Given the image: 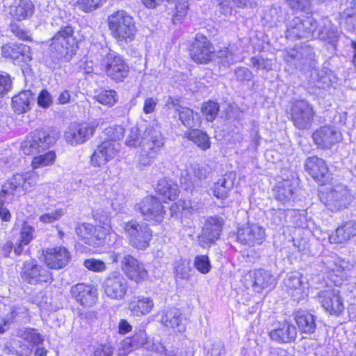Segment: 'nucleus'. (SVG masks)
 Masks as SVG:
<instances>
[{
    "label": "nucleus",
    "instance_id": "f257e3e1",
    "mask_svg": "<svg viewBox=\"0 0 356 356\" xmlns=\"http://www.w3.org/2000/svg\"><path fill=\"white\" fill-rule=\"evenodd\" d=\"M39 176L34 170L22 173H15L8 179L1 187L0 191V217L3 221H9L11 214L9 210L4 207L17 197V191L22 188L24 192L31 191L37 184Z\"/></svg>",
    "mask_w": 356,
    "mask_h": 356
},
{
    "label": "nucleus",
    "instance_id": "f03ea898",
    "mask_svg": "<svg viewBox=\"0 0 356 356\" xmlns=\"http://www.w3.org/2000/svg\"><path fill=\"white\" fill-rule=\"evenodd\" d=\"M72 26H63L51 38L50 58L55 64L70 62L76 54L78 42Z\"/></svg>",
    "mask_w": 356,
    "mask_h": 356
},
{
    "label": "nucleus",
    "instance_id": "7ed1b4c3",
    "mask_svg": "<svg viewBox=\"0 0 356 356\" xmlns=\"http://www.w3.org/2000/svg\"><path fill=\"white\" fill-rule=\"evenodd\" d=\"M102 58L101 69L113 81L122 82L128 76L129 67L125 60L115 52L112 51L107 47H102L97 55H94L95 60Z\"/></svg>",
    "mask_w": 356,
    "mask_h": 356
},
{
    "label": "nucleus",
    "instance_id": "20e7f679",
    "mask_svg": "<svg viewBox=\"0 0 356 356\" xmlns=\"http://www.w3.org/2000/svg\"><path fill=\"white\" fill-rule=\"evenodd\" d=\"M164 137L152 126L143 130V143L140 151L138 164L140 168L150 165L164 146Z\"/></svg>",
    "mask_w": 356,
    "mask_h": 356
},
{
    "label": "nucleus",
    "instance_id": "39448f33",
    "mask_svg": "<svg viewBox=\"0 0 356 356\" xmlns=\"http://www.w3.org/2000/svg\"><path fill=\"white\" fill-rule=\"evenodd\" d=\"M108 28L113 37L119 43L131 42L136 33L134 18L126 11L120 10L108 17Z\"/></svg>",
    "mask_w": 356,
    "mask_h": 356
},
{
    "label": "nucleus",
    "instance_id": "423d86ee",
    "mask_svg": "<svg viewBox=\"0 0 356 356\" xmlns=\"http://www.w3.org/2000/svg\"><path fill=\"white\" fill-rule=\"evenodd\" d=\"M58 138L54 131L35 130L26 136L21 148L24 154L30 155L43 152L54 144Z\"/></svg>",
    "mask_w": 356,
    "mask_h": 356
},
{
    "label": "nucleus",
    "instance_id": "0eeeda50",
    "mask_svg": "<svg viewBox=\"0 0 356 356\" xmlns=\"http://www.w3.org/2000/svg\"><path fill=\"white\" fill-rule=\"evenodd\" d=\"M123 229L134 247L144 250L149 245L152 234L146 223L131 220L124 223Z\"/></svg>",
    "mask_w": 356,
    "mask_h": 356
},
{
    "label": "nucleus",
    "instance_id": "6e6552de",
    "mask_svg": "<svg viewBox=\"0 0 356 356\" xmlns=\"http://www.w3.org/2000/svg\"><path fill=\"white\" fill-rule=\"evenodd\" d=\"M102 287L107 297L115 300H123L129 288L127 278L118 271L109 273L105 278Z\"/></svg>",
    "mask_w": 356,
    "mask_h": 356
},
{
    "label": "nucleus",
    "instance_id": "1a4fd4ad",
    "mask_svg": "<svg viewBox=\"0 0 356 356\" xmlns=\"http://www.w3.org/2000/svg\"><path fill=\"white\" fill-rule=\"evenodd\" d=\"M291 120L300 130L309 129L315 115L313 107L305 100L296 101L290 111Z\"/></svg>",
    "mask_w": 356,
    "mask_h": 356
},
{
    "label": "nucleus",
    "instance_id": "9d476101",
    "mask_svg": "<svg viewBox=\"0 0 356 356\" xmlns=\"http://www.w3.org/2000/svg\"><path fill=\"white\" fill-rule=\"evenodd\" d=\"M315 53L309 46H301L290 49L284 56L289 63H294L297 68L302 71H309L316 67Z\"/></svg>",
    "mask_w": 356,
    "mask_h": 356
},
{
    "label": "nucleus",
    "instance_id": "9b49d317",
    "mask_svg": "<svg viewBox=\"0 0 356 356\" xmlns=\"http://www.w3.org/2000/svg\"><path fill=\"white\" fill-rule=\"evenodd\" d=\"M21 277L23 281L31 284L42 282L50 283L53 280L52 275L49 270L43 266L38 264L35 259L24 262Z\"/></svg>",
    "mask_w": 356,
    "mask_h": 356
},
{
    "label": "nucleus",
    "instance_id": "f8f14e48",
    "mask_svg": "<svg viewBox=\"0 0 356 356\" xmlns=\"http://www.w3.org/2000/svg\"><path fill=\"white\" fill-rule=\"evenodd\" d=\"M321 200L332 211L346 208L351 201L349 191L343 184L332 186L328 192L321 196Z\"/></svg>",
    "mask_w": 356,
    "mask_h": 356
},
{
    "label": "nucleus",
    "instance_id": "ddd939ff",
    "mask_svg": "<svg viewBox=\"0 0 356 356\" xmlns=\"http://www.w3.org/2000/svg\"><path fill=\"white\" fill-rule=\"evenodd\" d=\"M317 29V22L312 16L304 19L293 18L289 24L286 37L289 38H309L314 36Z\"/></svg>",
    "mask_w": 356,
    "mask_h": 356
},
{
    "label": "nucleus",
    "instance_id": "4468645a",
    "mask_svg": "<svg viewBox=\"0 0 356 356\" xmlns=\"http://www.w3.org/2000/svg\"><path fill=\"white\" fill-rule=\"evenodd\" d=\"M136 209L140 212L145 220L157 222L163 220L165 213L161 201L154 196L144 197L136 205Z\"/></svg>",
    "mask_w": 356,
    "mask_h": 356
},
{
    "label": "nucleus",
    "instance_id": "2eb2a0df",
    "mask_svg": "<svg viewBox=\"0 0 356 356\" xmlns=\"http://www.w3.org/2000/svg\"><path fill=\"white\" fill-rule=\"evenodd\" d=\"M207 175L208 171L206 168L198 164H193L182 171L181 182L186 188L198 190L206 187Z\"/></svg>",
    "mask_w": 356,
    "mask_h": 356
},
{
    "label": "nucleus",
    "instance_id": "dca6fc26",
    "mask_svg": "<svg viewBox=\"0 0 356 356\" xmlns=\"http://www.w3.org/2000/svg\"><path fill=\"white\" fill-rule=\"evenodd\" d=\"M214 53V47L207 37L202 34H197L191 49L192 59L198 63H208L213 57Z\"/></svg>",
    "mask_w": 356,
    "mask_h": 356
},
{
    "label": "nucleus",
    "instance_id": "f3484780",
    "mask_svg": "<svg viewBox=\"0 0 356 356\" xmlns=\"http://www.w3.org/2000/svg\"><path fill=\"white\" fill-rule=\"evenodd\" d=\"M244 283L247 289L252 288L255 292L260 293L266 288L273 286L275 280L269 271L257 269L250 270L245 275Z\"/></svg>",
    "mask_w": 356,
    "mask_h": 356
},
{
    "label": "nucleus",
    "instance_id": "a211bd4d",
    "mask_svg": "<svg viewBox=\"0 0 356 356\" xmlns=\"http://www.w3.org/2000/svg\"><path fill=\"white\" fill-rule=\"evenodd\" d=\"M224 220L220 217H210L204 224L202 233L199 236V243L203 248L209 245L217 240L222 231Z\"/></svg>",
    "mask_w": 356,
    "mask_h": 356
},
{
    "label": "nucleus",
    "instance_id": "6ab92c4d",
    "mask_svg": "<svg viewBox=\"0 0 356 356\" xmlns=\"http://www.w3.org/2000/svg\"><path fill=\"white\" fill-rule=\"evenodd\" d=\"M1 55L15 65L28 63L32 60L31 48L24 44L8 43L2 46Z\"/></svg>",
    "mask_w": 356,
    "mask_h": 356
},
{
    "label": "nucleus",
    "instance_id": "aec40b11",
    "mask_svg": "<svg viewBox=\"0 0 356 356\" xmlns=\"http://www.w3.org/2000/svg\"><path fill=\"white\" fill-rule=\"evenodd\" d=\"M270 339L277 343H290L297 338L296 326L287 321H279L268 333Z\"/></svg>",
    "mask_w": 356,
    "mask_h": 356
},
{
    "label": "nucleus",
    "instance_id": "412c9836",
    "mask_svg": "<svg viewBox=\"0 0 356 356\" xmlns=\"http://www.w3.org/2000/svg\"><path fill=\"white\" fill-rule=\"evenodd\" d=\"M318 302L330 314L339 316L344 309L343 300L338 289L322 291L318 296Z\"/></svg>",
    "mask_w": 356,
    "mask_h": 356
},
{
    "label": "nucleus",
    "instance_id": "4be33fe9",
    "mask_svg": "<svg viewBox=\"0 0 356 356\" xmlns=\"http://www.w3.org/2000/svg\"><path fill=\"white\" fill-rule=\"evenodd\" d=\"M265 229L257 224H248L238 231V241L248 246L260 245L265 239Z\"/></svg>",
    "mask_w": 356,
    "mask_h": 356
},
{
    "label": "nucleus",
    "instance_id": "5701e85b",
    "mask_svg": "<svg viewBox=\"0 0 356 356\" xmlns=\"http://www.w3.org/2000/svg\"><path fill=\"white\" fill-rule=\"evenodd\" d=\"M307 172L317 182L324 184L329 179V168L325 161L314 156L308 157L305 163Z\"/></svg>",
    "mask_w": 356,
    "mask_h": 356
},
{
    "label": "nucleus",
    "instance_id": "b1692460",
    "mask_svg": "<svg viewBox=\"0 0 356 356\" xmlns=\"http://www.w3.org/2000/svg\"><path fill=\"white\" fill-rule=\"evenodd\" d=\"M44 262L51 269L65 267L70 259L69 251L64 247L48 248L44 252Z\"/></svg>",
    "mask_w": 356,
    "mask_h": 356
},
{
    "label": "nucleus",
    "instance_id": "393cba45",
    "mask_svg": "<svg viewBox=\"0 0 356 356\" xmlns=\"http://www.w3.org/2000/svg\"><path fill=\"white\" fill-rule=\"evenodd\" d=\"M284 284L295 300L300 301L307 296V284L302 281L301 273H289L284 280Z\"/></svg>",
    "mask_w": 356,
    "mask_h": 356
},
{
    "label": "nucleus",
    "instance_id": "a878e982",
    "mask_svg": "<svg viewBox=\"0 0 356 356\" xmlns=\"http://www.w3.org/2000/svg\"><path fill=\"white\" fill-rule=\"evenodd\" d=\"M313 139L319 147L329 148L341 140V134L333 127L325 126L314 132Z\"/></svg>",
    "mask_w": 356,
    "mask_h": 356
},
{
    "label": "nucleus",
    "instance_id": "bb28decb",
    "mask_svg": "<svg viewBox=\"0 0 356 356\" xmlns=\"http://www.w3.org/2000/svg\"><path fill=\"white\" fill-rule=\"evenodd\" d=\"M118 152V144L110 140L103 142L94 152L90 157V162L94 165L100 166L111 159H114Z\"/></svg>",
    "mask_w": 356,
    "mask_h": 356
},
{
    "label": "nucleus",
    "instance_id": "cd10ccee",
    "mask_svg": "<svg viewBox=\"0 0 356 356\" xmlns=\"http://www.w3.org/2000/svg\"><path fill=\"white\" fill-rule=\"evenodd\" d=\"M122 268L129 279L136 282L145 280L148 275L143 265L130 255H125L123 257Z\"/></svg>",
    "mask_w": 356,
    "mask_h": 356
},
{
    "label": "nucleus",
    "instance_id": "c85d7f7f",
    "mask_svg": "<svg viewBox=\"0 0 356 356\" xmlns=\"http://www.w3.org/2000/svg\"><path fill=\"white\" fill-rule=\"evenodd\" d=\"M165 105L169 108H174L178 113L179 120L185 127L193 128L200 124L199 117L195 118L193 111L188 107L179 105L177 99L169 97Z\"/></svg>",
    "mask_w": 356,
    "mask_h": 356
},
{
    "label": "nucleus",
    "instance_id": "c756f323",
    "mask_svg": "<svg viewBox=\"0 0 356 356\" xmlns=\"http://www.w3.org/2000/svg\"><path fill=\"white\" fill-rule=\"evenodd\" d=\"M154 307V300L150 297L134 296L129 301L127 309L131 316L140 317L149 314Z\"/></svg>",
    "mask_w": 356,
    "mask_h": 356
},
{
    "label": "nucleus",
    "instance_id": "7c9ffc66",
    "mask_svg": "<svg viewBox=\"0 0 356 356\" xmlns=\"http://www.w3.org/2000/svg\"><path fill=\"white\" fill-rule=\"evenodd\" d=\"M35 12V5L31 0H14L9 7V14L17 21L31 18Z\"/></svg>",
    "mask_w": 356,
    "mask_h": 356
},
{
    "label": "nucleus",
    "instance_id": "2f4dec72",
    "mask_svg": "<svg viewBox=\"0 0 356 356\" xmlns=\"http://www.w3.org/2000/svg\"><path fill=\"white\" fill-rule=\"evenodd\" d=\"M355 236L356 221L352 220L343 222L330 235L329 240L332 243H344Z\"/></svg>",
    "mask_w": 356,
    "mask_h": 356
},
{
    "label": "nucleus",
    "instance_id": "473e14b6",
    "mask_svg": "<svg viewBox=\"0 0 356 356\" xmlns=\"http://www.w3.org/2000/svg\"><path fill=\"white\" fill-rule=\"evenodd\" d=\"M35 234V227L26 221L23 222L19 229V238L15 241V256H19L22 253L24 248L33 240Z\"/></svg>",
    "mask_w": 356,
    "mask_h": 356
},
{
    "label": "nucleus",
    "instance_id": "72a5a7b5",
    "mask_svg": "<svg viewBox=\"0 0 356 356\" xmlns=\"http://www.w3.org/2000/svg\"><path fill=\"white\" fill-rule=\"evenodd\" d=\"M88 125L72 123L65 133V138L67 143L76 145L86 141L88 134Z\"/></svg>",
    "mask_w": 356,
    "mask_h": 356
},
{
    "label": "nucleus",
    "instance_id": "f704fd0d",
    "mask_svg": "<svg viewBox=\"0 0 356 356\" xmlns=\"http://www.w3.org/2000/svg\"><path fill=\"white\" fill-rule=\"evenodd\" d=\"M159 316H160V322L165 327H177L179 332L181 331L183 317L177 309H163L159 313Z\"/></svg>",
    "mask_w": 356,
    "mask_h": 356
},
{
    "label": "nucleus",
    "instance_id": "c9c22d12",
    "mask_svg": "<svg viewBox=\"0 0 356 356\" xmlns=\"http://www.w3.org/2000/svg\"><path fill=\"white\" fill-rule=\"evenodd\" d=\"M146 8H155L161 5L164 0H141ZM169 3H175L176 13L174 21L180 20L186 15L188 10V0H166Z\"/></svg>",
    "mask_w": 356,
    "mask_h": 356
},
{
    "label": "nucleus",
    "instance_id": "e433bc0d",
    "mask_svg": "<svg viewBox=\"0 0 356 356\" xmlns=\"http://www.w3.org/2000/svg\"><path fill=\"white\" fill-rule=\"evenodd\" d=\"M33 94L31 90H23L12 98V105L16 113L22 114L31 110V104L33 102Z\"/></svg>",
    "mask_w": 356,
    "mask_h": 356
},
{
    "label": "nucleus",
    "instance_id": "4c0bfd02",
    "mask_svg": "<svg viewBox=\"0 0 356 356\" xmlns=\"http://www.w3.org/2000/svg\"><path fill=\"white\" fill-rule=\"evenodd\" d=\"M295 321L300 332L312 334L315 332L316 319L312 314L305 311H298L295 314Z\"/></svg>",
    "mask_w": 356,
    "mask_h": 356
},
{
    "label": "nucleus",
    "instance_id": "58836bf2",
    "mask_svg": "<svg viewBox=\"0 0 356 356\" xmlns=\"http://www.w3.org/2000/svg\"><path fill=\"white\" fill-rule=\"evenodd\" d=\"M156 191L164 199L170 200H175L179 193L177 184L164 179L159 181Z\"/></svg>",
    "mask_w": 356,
    "mask_h": 356
},
{
    "label": "nucleus",
    "instance_id": "ea45409f",
    "mask_svg": "<svg viewBox=\"0 0 356 356\" xmlns=\"http://www.w3.org/2000/svg\"><path fill=\"white\" fill-rule=\"evenodd\" d=\"M5 350L8 353L17 356H29L33 348L30 345L24 344L20 341L13 339L5 344Z\"/></svg>",
    "mask_w": 356,
    "mask_h": 356
},
{
    "label": "nucleus",
    "instance_id": "a19ab883",
    "mask_svg": "<svg viewBox=\"0 0 356 356\" xmlns=\"http://www.w3.org/2000/svg\"><path fill=\"white\" fill-rule=\"evenodd\" d=\"M17 336L24 341L29 343L33 348L42 343L43 337L34 328H25L17 332Z\"/></svg>",
    "mask_w": 356,
    "mask_h": 356
},
{
    "label": "nucleus",
    "instance_id": "79ce46f5",
    "mask_svg": "<svg viewBox=\"0 0 356 356\" xmlns=\"http://www.w3.org/2000/svg\"><path fill=\"white\" fill-rule=\"evenodd\" d=\"M294 187L291 180L285 179L279 182L275 187V196L277 200L286 202L292 197Z\"/></svg>",
    "mask_w": 356,
    "mask_h": 356
},
{
    "label": "nucleus",
    "instance_id": "37998d69",
    "mask_svg": "<svg viewBox=\"0 0 356 356\" xmlns=\"http://www.w3.org/2000/svg\"><path fill=\"white\" fill-rule=\"evenodd\" d=\"M186 136L188 140L193 141L202 150H206L210 147L211 143L209 136L199 129H193Z\"/></svg>",
    "mask_w": 356,
    "mask_h": 356
},
{
    "label": "nucleus",
    "instance_id": "c03bdc74",
    "mask_svg": "<svg viewBox=\"0 0 356 356\" xmlns=\"http://www.w3.org/2000/svg\"><path fill=\"white\" fill-rule=\"evenodd\" d=\"M217 57L220 60V63L225 67H229L236 62V49L234 46L225 47L217 52Z\"/></svg>",
    "mask_w": 356,
    "mask_h": 356
},
{
    "label": "nucleus",
    "instance_id": "a18cd8bd",
    "mask_svg": "<svg viewBox=\"0 0 356 356\" xmlns=\"http://www.w3.org/2000/svg\"><path fill=\"white\" fill-rule=\"evenodd\" d=\"M90 232L92 230L90 229ZM107 233V229L101 225H97L94 227L92 231V236H90V246L93 245V252H99L98 248H102L105 244V237Z\"/></svg>",
    "mask_w": 356,
    "mask_h": 356
},
{
    "label": "nucleus",
    "instance_id": "49530a36",
    "mask_svg": "<svg viewBox=\"0 0 356 356\" xmlns=\"http://www.w3.org/2000/svg\"><path fill=\"white\" fill-rule=\"evenodd\" d=\"M93 99L102 104L112 106L117 102L118 95L114 90H102L95 91Z\"/></svg>",
    "mask_w": 356,
    "mask_h": 356
},
{
    "label": "nucleus",
    "instance_id": "de8ad7c7",
    "mask_svg": "<svg viewBox=\"0 0 356 356\" xmlns=\"http://www.w3.org/2000/svg\"><path fill=\"white\" fill-rule=\"evenodd\" d=\"M72 296L83 306H87L89 302V289L83 283L78 284L71 289Z\"/></svg>",
    "mask_w": 356,
    "mask_h": 356
},
{
    "label": "nucleus",
    "instance_id": "09e8293b",
    "mask_svg": "<svg viewBox=\"0 0 356 356\" xmlns=\"http://www.w3.org/2000/svg\"><path fill=\"white\" fill-rule=\"evenodd\" d=\"M143 143V131H142L138 127H132L129 132L125 141L127 146L129 147H140Z\"/></svg>",
    "mask_w": 356,
    "mask_h": 356
},
{
    "label": "nucleus",
    "instance_id": "8fccbe9b",
    "mask_svg": "<svg viewBox=\"0 0 356 356\" xmlns=\"http://www.w3.org/2000/svg\"><path fill=\"white\" fill-rule=\"evenodd\" d=\"M207 356H224L225 349L222 342L218 339H210L204 345Z\"/></svg>",
    "mask_w": 356,
    "mask_h": 356
},
{
    "label": "nucleus",
    "instance_id": "3c124183",
    "mask_svg": "<svg viewBox=\"0 0 356 356\" xmlns=\"http://www.w3.org/2000/svg\"><path fill=\"white\" fill-rule=\"evenodd\" d=\"M55 159V152L53 151H49L47 153L35 156L32 161L31 165L34 170L43 168L53 164Z\"/></svg>",
    "mask_w": 356,
    "mask_h": 356
},
{
    "label": "nucleus",
    "instance_id": "603ef678",
    "mask_svg": "<svg viewBox=\"0 0 356 356\" xmlns=\"http://www.w3.org/2000/svg\"><path fill=\"white\" fill-rule=\"evenodd\" d=\"M232 181H228L225 177L220 178L217 183L215 184L213 192V195L220 199L226 198L228 191L232 187Z\"/></svg>",
    "mask_w": 356,
    "mask_h": 356
},
{
    "label": "nucleus",
    "instance_id": "864d4df0",
    "mask_svg": "<svg viewBox=\"0 0 356 356\" xmlns=\"http://www.w3.org/2000/svg\"><path fill=\"white\" fill-rule=\"evenodd\" d=\"M219 108L217 102L208 101L203 104L201 111L207 121L213 122L218 113Z\"/></svg>",
    "mask_w": 356,
    "mask_h": 356
},
{
    "label": "nucleus",
    "instance_id": "5fc2aeb1",
    "mask_svg": "<svg viewBox=\"0 0 356 356\" xmlns=\"http://www.w3.org/2000/svg\"><path fill=\"white\" fill-rule=\"evenodd\" d=\"M6 316L12 323L21 321L28 317V309L22 305L13 306Z\"/></svg>",
    "mask_w": 356,
    "mask_h": 356
},
{
    "label": "nucleus",
    "instance_id": "6e6d98bb",
    "mask_svg": "<svg viewBox=\"0 0 356 356\" xmlns=\"http://www.w3.org/2000/svg\"><path fill=\"white\" fill-rule=\"evenodd\" d=\"M66 213V210L63 208L56 209L52 211H48L42 214L39 217V220L43 224L54 223L59 220Z\"/></svg>",
    "mask_w": 356,
    "mask_h": 356
},
{
    "label": "nucleus",
    "instance_id": "4d7b16f0",
    "mask_svg": "<svg viewBox=\"0 0 356 356\" xmlns=\"http://www.w3.org/2000/svg\"><path fill=\"white\" fill-rule=\"evenodd\" d=\"M125 129L122 125L114 124L104 129L105 135L109 140L117 141L121 140L124 136Z\"/></svg>",
    "mask_w": 356,
    "mask_h": 356
},
{
    "label": "nucleus",
    "instance_id": "13d9d810",
    "mask_svg": "<svg viewBox=\"0 0 356 356\" xmlns=\"http://www.w3.org/2000/svg\"><path fill=\"white\" fill-rule=\"evenodd\" d=\"M251 63L254 67L257 70H264L269 72L273 70V62L268 58H264L260 56H254L251 58Z\"/></svg>",
    "mask_w": 356,
    "mask_h": 356
},
{
    "label": "nucleus",
    "instance_id": "bf43d9fd",
    "mask_svg": "<svg viewBox=\"0 0 356 356\" xmlns=\"http://www.w3.org/2000/svg\"><path fill=\"white\" fill-rule=\"evenodd\" d=\"M194 266L198 271L203 274L209 273L211 268L209 259L206 255L197 256L195 258Z\"/></svg>",
    "mask_w": 356,
    "mask_h": 356
},
{
    "label": "nucleus",
    "instance_id": "052dcab7",
    "mask_svg": "<svg viewBox=\"0 0 356 356\" xmlns=\"http://www.w3.org/2000/svg\"><path fill=\"white\" fill-rule=\"evenodd\" d=\"M175 270L177 277L181 280H188L190 277L191 268L188 263L177 261Z\"/></svg>",
    "mask_w": 356,
    "mask_h": 356
},
{
    "label": "nucleus",
    "instance_id": "680f3d73",
    "mask_svg": "<svg viewBox=\"0 0 356 356\" xmlns=\"http://www.w3.org/2000/svg\"><path fill=\"white\" fill-rule=\"evenodd\" d=\"M13 81L11 76L6 72L0 74V97H3L12 88Z\"/></svg>",
    "mask_w": 356,
    "mask_h": 356
},
{
    "label": "nucleus",
    "instance_id": "e2e57ef3",
    "mask_svg": "<svg viewBox=\"0 0 356 356\" xmlns=\"http://www.w3.org/2000/svg\"><path fill=\"white\" fill-rule=\"evenodd\" d=\"M10 31L19 39L22 40H29L31 38L29 31L15 22H12L10 24Z\"/></svg>",
    "mask_w": 356,
    "mask_h": 356
},
{
    "label": "nucleus",
    "instance_id": "0e129e2a",
    "mask_svg": "<svg viewBox=\"0 0 356 356\" xmlns=\"http://www.w3.org/2000/svg\"><path fill=\"white\" fill-rule=\"evenodd\" d=\"M234 74L237 81L240 82H248L252 80L253 74L252 72L244 67H239L235 70Z\"/></svg>",
    "mask_w": 356,
    "mask_h": 356
},
{
    "label": "nucleus",
    "instance_id": "69168bd1",
    "mask_svg": "<svg viewBox=\"0 0 356 356\" xmlns=\"http://www.w3.org/2000/svg\"><path fill=\"white\" fill-rule=\"evenodd\" d=\"M136 348H138L134 345L131 338H127L120 343L118 349V355L120 356H126L128 353Z\"/></svg>",
    "mask_w": 356,
    "mask_h": 356
},
{
    "label": "nucleus",
    "instance_id": "338daca9",
    "mask_svg": "<svg viewBox=\"0 0 356 356\" xmlns=\"http://www.w3.org/2000/svg\"><path fill=\"white\" fill-rule=\"evenodd\" d=\"M52 103V98L47 90H42L38 95V104L42 108L49 107Z\"/></svg>",
    "mask_w": 356,
    "mask_h": 356
},
{
    "label": "nucleus",
    "instance_id": "774afa93",
    "mask_svg": "<svg viewBox=\"0 0 356 356\" xmlns=\"http://www.w3.org/2000/svg\"><path fill=\"white\" fill-rule=\"evenodd\" d=\"M131 339L137 348L143 346L147 342V334L144 330L140 329L136 332Z\"/></svg>",
    "mask_w": 356,
    "mask_h": 356
}]
</instances>
